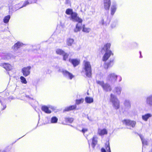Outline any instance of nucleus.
<instances>
[{"label":"nucleus","mask_w":152,"mask_h":152,"mask_svg":"<svg viewBox=\"0 0 152 152\" xmlns=\"http://www.w3.org/2000/svg\"><path fill=\"white\" fill-rule=\"evenodd\" d=\"M88 130V129L87 128H83L81 131L80 130V131L82 132L84 134L85 133L87 132Z\"/></svg>","instance_id":"obj_43"},{"label":"nucleus","mask_w":152,"mask_h":152,"mask_svg":"<svg viewBox=\"0 0 152 152\" xmlns=\"http://www.w3.org/2000/svg\"><path fill=\"white\" fill-rule=\"evenodd\" d=\"M105 53L103 56L102 60L104 61H106L110 57L111 55H113V54L111 50H107L105 51Z\"/></svg>","instance_id":"obj_9"},{"label":"nucleus","mask_w":152,"mask_h":152,"mask_svg":"<svg viewBox=\"0 0 152 152\" xmlns=\"http://www.w3.org/2000/svg\"><path fill=\"white\" fill-rule=\"evenodd\" d=\"M140 137L143 146L148 145V142L147 140L144 139L143 137L141 134L139 135Z\"/></svg>","instance_id":"obj_25"},{"label":"nucleus","mask_w":152,"mask_h":152,"mask_svg":"<svg viewBox=\"0 0 152 152\" xmlns=\"http://www.w3.org/2000/svg\"><path fill=\"white\" fill-rule=\"evenodd\" d=\"M121 80H122V78H121V77H120V80H119V81H121Z\"/></svg>","instance_id":"obj_48"},{"label":"nucleus","mask_w":152,"mask_h":152,"mask_svg":"<svg viewBox=\"0 0 152 152\" xmlns=\"http://www.w3.org/2000/svg\"><path fill=\"white\" fill-rule=\"evenodd\" d=\"M97 143V140L96 137L95 136L93 137L92 139V146L93 148L96 145Z\"/></svg>","instance_id":"obj_29"},{"label":"nucleus","mask_w":152,"mask_h":152,"mask_svg":"<svg viewBox=\"0 0 152 152\" xmlns=\"http://www.w3.org/2000/svg\"><path fill=\"white\" fill-rule=\"evenodd\" d=\"M98 133L101 136L107 134V131L105 129H98Z\"/></svg>","instance_id":"obj_21"},{"label":"nucleus","mask_w":152,"mask_h":152,"mask_svg":"<svg viewBox=\"0 0 152 152\" xmlns=\"http://www.w3.org/2000/svg\"><path fill=\"white\" fill-rule=\"evenodd\" d=\"M152 116V114L151 113H148L142 116V119L145 121H147L149 118Z\"/></svg>","instance_id":"obj_15"},{"label":"nucleus","mask_w":152,"mask_h":152,"mask_svg":"<svg viewBox=\"0 0 152 152\" xmlns=\"http://www.w3.org/2000/svg\"><path fill=\"white\" fill-rule=\"evenodd\" d=\"M74 12L72 11V10L70 9H67L66 11V13L67 15H72Z\"/></svg>","instance_id":"obj_37"},{"label":"nucleus","mask_w":152,"mask_h":152,"mask_svg":"<svg viewBox=\"0 0 152 152\" xmlns=\"http://www.w3.org/2000/svg\"><path fill=\"white\" fill-rule=\"evenodd\" d=\"M23 45V44L22 43L18 42L15 43L14 45L12 46V48L15 50H17L18 48L21 47Z\"/></svg>","instance_id":"obj_12"},{"label":"nucleus","mask_w":152,"mask_h":152,"mask_svg":"<svg viewBox=\"0 0 152 152\" xmlns=\"http://www.w3.org/2000/svg\"><path fill=\"white\" fill-rule=\"evenodd\" d=\"M10 18V15H8L5 16L3 19V22L5 23H7L9 22Z\"/></svg>","instance_id":"obj_31"},{"label":"nucleus","mask_w":152,"mask_h":152,"mask_svg":"<svg viewBox=\"0 0 152 152\" xmlns=\"http://www.w3.org/2000/svg\"><path fill=\"white\" fill-rule=\"evenodd\" d=\"M56 54L60 55H62L64 54L65 52L62 49L57 48L56 50Z\"/></svg>","instance_id":"obj_26"},{"label":"nucleus","mask_w":152,"mask_h":152,"mask_svg":"<svg viewBox=\"0 0 152 152\" xmlns=\"http://www.w3.org/2000/svg\"><path fill=\"white\" fill-rule=\"evenodd\" d=\"M113 60H110V61L107 63H105L104 65V66L105 69H107L113 66Z\"/></svg>","instance_id":"obj_11"},{"label":"nucleus","mask_w":152,"mask_h":152,"mask_svg":"<svg viewBox=\"0 0 152 152\" xmlns=\"http://www.w3.org/2000/svg\"><path fill=\"white\" fill-rule=\"evenodd\" d=\"M77 106L76 105H73L66 107L64 110V111H68L75 109Z\"/></svg>","instance_id":"obj_23"},{"label":"nucleus","mask_w":152,"mask_h":152,"mask_svg":"<svg viewBox=\"0 0 152 152\" xmlns=\"http://www.w3.org/2000/svg\"><path fill=\"white\" fill-rule=\"evenodd\" d=\"M69 54L67 53H64V54L62 55L63 56V59L64 61H66L67 58L68 56H69Z\"/></svg>","instance_id":"obj_40"},{"label":"nucleus","mask_w":152,"mask_h":152,"mask_svg":"<svg viewBox=\"0 0 152 152\" xmlns=\"http://www.w3.org/2000/svg\"><path fill=\"white\" fill-rule=\"evenodd\" d=\"M69 0H66V4H68L69 3Z\"/></svg>","instance_id":"obj_46"},{"label":"nucleus","mask_w":152,"mask_h":152,"mask_svg":"<svg viewBox=\"0 0 152 152\" xmlns=\"http://www.w3.org/2000/svg\"><path fill=\"white\" fill-rule=\"evenodd\" d=\"M122 91V88L120 86L117 87L115 88L114 90V92L118 95H120Z\"/></svg>","instance_id":"obj_20"},{"label":"nucleus","mask_w":152,"mask_h":152,"mask_svg":"<svg viewBox=\"0 0 152 152\" xmlns=\"http://www.w3.org/2000/svg\"><path fill=\"white\" fill-rule=\"evenodd\" d=\"M84 101V99L81 98L79 99H77L76 101V103L77 104H79L83 103Z\"/></svg>","instance_id":"obj_39"},{"label":"nucleus","mask_w":152,"mask_h":152,"mask_svg":"<svg viewBox=\"0 0 152 152\" xmlns=\"http://www.w3.org/2000/svg\"><path fill=\"white\" fill-rule=\"evenodd\" d=\"M117 77L118 75L115 73H110L108 75L107 79L111 82L114 83L116 81Z\"/></svg>","instance_id":"obj_3"},{"label":"nucleus","mask_w":152,"mask_h":152,"mask_svg":"<svg viewBox=\"0 0 152 152\" xmlns=\"http://www.w3.org/2000/svg\"><path fill=\"white\" fill-rule=\"evenodd\" d=\"M105 147L106 150L108 152H111L109 143V142H107L105 143Z\"/></svg>","instance_id":"obj_35"},{"label":"nucleus","mask_w":152,"mask_h":152,"mask_svg":"<svg viewBox=\"0 0 152 152\" xmlns=\"http://www.w3.org/2000/svg\"><path fill=\"white\" fill-rule=\"evenodd\" d=\"M124 104L126 107L127 109H129L131 107V104L130 101L129 100H126L125 101Z\"/></svg>","instance_id":"obj_24"},{"label":"nucleus","mask_w":152,"mask_h":152,"mask_svg":"<svg viewBox=\"0 0 152 152\" xmlns=\"http://www.w3.org/2000/svg\"><path fill=\"white\" fill-rule=\"evenodd\" d=\"M140 58H142V56L141 55V52L140 51Z\"/></svg>","instance_id":"obj_47"},{"label":"nucleus","mask_w":152,"mask_h":152,"mask_svg":"<svg viewBox=\"0 0 152 152\" xmlns=\"http://www.w3.org/2000/svg\"><path fill=\"white\" fill-rule=\"evenodd\" d=\"M77 13L74 12L71 15L70 20L74 22H77L78 23H82V20L77 16Z\"/></svg>","instance_id":"obj_4"},{"label":"nucleus","mask_w":152,"mask_h":152,"mask_svg":"<svg viewBox=\"0 0 152 152\" xmlns=\"http://www.w3.org/2000/svg\"><path fill=\"white\" fill-rule=\"evenodd\" d=\"M117 9V6L116 5V4H114V5H112L110 9L111 10V14L112 15H113L115 12L116 10Z\"/></svg>","instance_id":"obj_22"},{"label":"nucleus","mask_w":152,"mask_h":152,"mask_svg":"<svg viewBox=\"0 0 152 152\" xmlns=\"http://www.w3.org/2000/svg\"><path fill=\"white\" fill-rule=\"evenodd\" d=\"M1 152H6L4 151H1Z\"/></svg>","instance_id":"obj_49"},{"label":"nucleus","mask_w":152,"mask_h":152,"mask_svg":"<svg viewBox=\"0 0 152 152\" xmlns=\"http://www.w3.org/2000/svg\"><path fill=\"white\" fill-rule=\"evenodd\" d=\"M96 83L99 85H100L102 87H103V86L104 85V83L103 81H96Z\"/></svg>","instance_id":"obj_42"},{"label":"nucleus","mask_w":152,"mask_h":152,"mask_svg":"<svg viewBox=\"0 0 152 152\" xmlns=\"http://www.w3.org/2000/svg\"><path fill=\"white\" fill-rule=\"evenodd\" d=\"M65 120L66 122L69 123H72L73 121V118H66Z\"/></svg>","instance_id":"obj_36"},{"label":"nucleus","mask_w":152,"mask_h":152,"mask_svg":"<svg viewBox=\"0 0 152 152\" xmlns=\"http://www.w3.org/2000/svg\"><path fill=\"white\" fill-rule=\"evenodd\" d=\"M91 30V29L89 28H86L85 27V25H84L83 26V32L86 33H89Z\"/></svg>","instance_id":"obj_32"},{"label":"nucleus","mask_w":152,"mask_h":152,"mask_svg":"<svg viewBox=\"0 0 152 152\" xmlns=\"http://www.w3.org/2000/svg\"><path fill=\"white\" fill-rule=\"evenodd\" d=\"M111 1L110 0H104V6L106 10H109L110 6Z\"/></svg>","instance_id":"obj_10"},{"label":"nucleus","mask_w":152,"mask_h":152,"mask_svg":"<svg viewBox=\"0 0 152 152\" xmlns=\"http://www.w3.org/2000/svg\"><path fill=\"white\" fill-rule=\"evenodd\" d=\"M85 100L86 102L88 103H91L93 102V98L89 97H86L85 99Z\"/></svg>","instance_id":"obj_30"},{"label":"nucleus","mask_w":152,"mask_h":152,"mask_svg":"<svg viewBox=\"0 0 152 152\" xmlns=\"http://www.w3.org/2000/svg\"><path fill=\"white\" fill-rule=\"evenodd\" d=\"M74 42V40L72 39H69L67 40V45L68 46H71Z\"/></svg>","instance_id":"obj_33"},{"label":"nucleus","mask_w":152,"mask_h":152,"mask_svg":"<svg viewBox=\"0 0 152 152\" xmlns=\"http://www.w3.org/2000/svg\"><path fill=\"white\" fill-rule=\"evenodd\" d=\"M102 88L104 91H110L112 90L111 86L109 84L107 83L104 84Z\"/></svg>","instance_id":"obj_19"},{"label":"nucleus","mask_w":152,"mask_h":152,"mask_svg":"<svg viewBox=\"0 0 152 152\" xmlns=\"http://www.w3.org/2000/svg\"><path fill=\"white\" fill-rule=\"evenodd\" d=\"M20 79L21 82L24 84H26L27 83V81L26 80V78L23 76H21L20 77Z\"/></svg>","instance_id":"obj_38"},{"label":"nucleus","mask_w":152,"mask_h":152,"mask_svg":"<svg viewBox=\"0 0 152 152\" xmlns=\"http://www.w3.org/2000/svg\"><path fill=\"white\" fill-rule=\"evenodd\" d=\"M146 105L150 107H152V94L147 96L145 99Z\"/></svg>","instance_id":"obj_8"},{"label":"nucleus","mask_w":152,"mask_h":152,"mask_svg":"<svg viewBox=\"0 0 152 152\" xmlns=\"http://www.w3.org/2000/svg\"><path fill=\"white\" fill-rule=\"evenodd\" d=\"M22 4V3H20L18 4H16L15 5V9L16 10H18L20 8H19L22 5H21Z\"/></svg>","instance_id":"obj_41"},{"label":"nucleus","mask_w":152,"mask_h":152,"mask_svg":"<svg viewBox=\"0 0 152 152\" xmlns=\"http://www.w3.org/2000/svg\"><path fill=\"white\" fill-rule=\"evenodd\" d=\"M31 67L30 66L23 68L21 70V72L23 75L25 77H27L29 75L30 73V70Z\"/></svg>","instance_id":"obj_6"},{"label":"nucleus","mask_w":152,"mask_h":152,"mask_svg":"<svg viewBox=\"0 0 152 152\" xmlns=\"http://www.w3.org/2000/svg\"><path fill=\"white\" fill-rule=\"evenodd\" d=\"M3 56H4L3 58L5 60H8L11 58H13L14 56L11 54L8 53H4Z\"/></svg>","instance_id":"obj_17"},{"label":"nucleus","mask_w":152,"mask_h":152,"mask_svg":"<svg viewBox=\"0 0 152 152\" xmlns=\"http://www.w3.org/2000/svg\"><path fill=\"white\" fill-rule=\"evenodd\" d=\"M1 64L2 67L7 70H10L12 69V66L10 64L4 63Z\"/></svg>","instance_id":"obj_16"},{"label":"nucleus","mask_w":152,"mask_h":152,"mask_svg":"<svg viewBox=\"0 0 152 152\" xmlns=\"http://www.w3.org/2000/svg\"><path fill=\"white\" fill-rule=\"evenodd\" d=\"M100 23L102 25H104L105 24V22L104 20V19H103L100 21Z\"/></svg>","instance_id":"obj_44"},{"label":"nucleus","mask_w":152,"mask_h":152,"mask_svg":"<svg viewBox=\"0 0 152 152\" xmlns=\"http://www.w3.org/2000/svg\"><path fill=\"white\" fill-rule=\"evenodd\" d=\"M32 3V2L30 0H26V1L19 8H22L23 7H26L27 5Z\"/></svg>","instance_id":"obj_27"},{"label":"nucleus","mask_w":152,"mask_h":152,"mask_svg":"<svg viewBox=\"0 0 152 152\" xmlns=\"http://www.w3.org/2000/svg\"><path fill=\"white\" fill-rule=\"evenodd\" d=\"M69 61L72 63L74 67L78 65L80 63V61L77 59H69Z\"/></svg>","instance_id":"obj_13"},{"label":"nucleus","mask_w":152,"mask_h":152,"mask_svg":"<svg viewBox=\"0 0 152 152\" xmlns=\"http://www.w3.org/2000/svg\"><path fill=\"white\" fill-rule=\"evenodd\" d=\"M111 44L110 43H107L105 45L103 48V50H104L105 51L107 50H110L109 49L110 48Z\"/></svg>","instance_id":"obj_28"},{"label":"nucleus","mask_w":152,"mask_h":152,"mask_svg":"<svg viewBox=\"0 0 152 152\" xmlns=\"http://www.w3.org/2000/svg\"><path fill=\"white\" fill-rule=\"evenodd\" d=\"M1 151L0 150V152H1Z\"/></svg>","instance_id":"obj_50"},{"label":"nucleus","mask_w":152,"mask_h":152,"mask_svg":"<svg viewBox=\"0 0 152 152\" xmlns=\"http://www.w3.org/2000/svg\"><path fill=\"white\" fill-rule=\"evenodd\" d=\"M83 69V71L85 72L86 76L88 77H91L92 71L90 63L88 61H84Z\"/></svg>","instance_id":"obj_1"},{"label":"nucleus","mask_w":152,"mask_h":152,"mask_svg":"<svg viewBox=\"0 0 152 152\" xmlns=\"http://www.w3.org/2000/svg\"><path fill=\"white\" fill-rule=\"evenodd\" d=\"M58 118L56 117H52L51 119V122L52 123H56L58 121Z\"/></svg>","instance_id":"obj_34"},{"label":"nucleus","mask_w":152,"mask_h":152,"mask_svg":"<svg viewBox=\"0 0 152 152\" xmlns=\"http://www.w3.org/2000/svg\"><path fill=\"white\" fill-rule=\"evenodd\" d=\"M82 23H78L76 25V27L74 29V31L75 32H77L80 31L82 28Z\"/></svg>","instance_id":"obj_14"},{"label":"nucleus","mask_w":152,"mask_h":152,"mask_svg":"<svg viewBox=\"0 0 152 152\" xmlns=\"http://www.w3.org/2000/svg\"><path fill=\"white\" fill-rule=\"evenodd\" d=\"M110 101L115 109H118L120 107V102L115 95L113 94L110 95Z\"/></svg>","instance_id":"obj_2"},{"label":"nucleus","mask_w":152,"mask_h":152,"mask_svg":"<svg viewBox=\"0 0 152 152\" xmlns=\"http://www.w3.org/2000/svg\"><path fill=\"white\" fill-rule=\"evenodd\" d=\"M124 124L126 125L130 126L133 128L135 126L136 124V122L134 121H131L129 119L124 120L123 121Z\"/></svg>","instance_id":"obj_7"},{"label":"nucleus","mask_w":152,"mask_h":152,"mask_svg":"<svg viewBox=\"0 0 152 152\" xmlns=\"http://www.w3.org/2000/svg\"><path fill=\"white\" fill-rule=\"evenodd\" d=\"M101 152H106V150L104 148H102L101 149Z\"/></svg>","instance_id":"obj_45"},{"label":"nucleus","mask_w":152,"mask_h":152,"mask_svg":"<svg viewBox=\"0 0 152 152\" xmlns=\"http://www.w3.org/2000/svg\"><path fill=\"white\" fill-rule=\"evenodd\" d=\"M50 107H48L46 106H42V110L46 113H51V111L49 109Z\"/></svg>","instance_id":"obj_18"},{"label":"nucleus","mask_w":152,"mask_h":152,"mask_svg":"<svg viewBox=\"0 0 152 152\" xmlns=\"http://www.w3.org/2000/svg\"><path fill=\"white\" fill-rule=\"evenodd\" d=\"M62 72L64 76L67 79L71 80L75 77L72 73L66 70H63Z\"/></svg>","instance_id":"obj_5"}]
</instances>
